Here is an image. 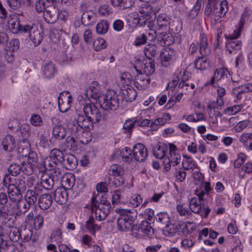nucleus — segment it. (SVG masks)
<instances>
[{
  "label": "nucleus",
  "instance_id": "423d86ee",
  "mask_svg": "<svg viewBox=\"0 0 252 252\" xmlns=\"http://www.w3.org/2000/svg\"><path fill=\"white\" fill-rule=\"evenodd\" d=\"M242 30L239 29L234 30L232 34H229L226 36L227 40L226 42V48L229 54L235 53V51L241 49L242 46V42L240 40H237Z\"/></svg>",
  "mask_w": 252,
  "mask_h": 252
},
{
  "label": "nucleus",
  "instance_id": "58836bf2",
  "mask_svg": "<svg viewBox=\"0 0 252 252\" xmlns=\"http://www.w3.org/2000/svg\"><path fill=\"white\" fill-rule=\"evenodd\" d=\"M178 230V225L174 223H168L163 228V234L168 237L173 236Z\"/></svg>",
  "mask_w": 252,
  "mask_h": 252
},
{
  "label": "nucleus",
  "instance_id": "a18cd8bd",
  "mask_svg": "<svg viewBox=\"0 0 252 252\" xmlns=\"http://www.w3.org/2000/svg\"><path fill=\"white\" fill-rule=\"evenodd\" d=\"M109 29V23L106 20L99 21L96 26V32L97 33L103 34L106 33Z\"/></svg>",
  "mask_w": 252,
  "mask_h": 252
},
{
  "label": "nucleus",
  "instance_id": "4c0bfd02",
  "mask_svg": "<svg viewBox=\"0 0 252 252\" xmlns=\"http://www.w3.org/2000/svg\"><path fill=\"white\" fill-rule=\"evenodd\" d=\"M52 135L56 139L62 140L66 136L65 128L60 125H56L53 127Z\"/></svg>",
  "mask_w": 252,
  "mask_h": 252
},
{
  "label": "nucleus",
  "instance_id": "13d9d810",
  "mask_svg": "<svg viewBox=\"0 0 252 252\" xmlns=\"http://www.w3.org/2000/svg\"><path fill=\"white\" fill-rule=\"evenodd\" d=\"M50 239L52 241H54L57 243H61L63 241L62 232L59 228H57L53 231L51 236Z\"/></svg>",
  "mask_w": 252,
  "mask_h": 252
},
{
  "label": "nucleus",
  "instance_id": "20e7f679",
  "mask_svg": "<svg viewBox=\"0 0 252 252\" xmlns=\"http://www.w3.org/2000/svg\"><path fill=\"white\" fill-rule=\"evenodd\" d=\"M101 107L104 110H116L119 106V100L116 92L108 90L105 95H102L98 101Z\"/></svg>",
  "mask_w": 252,
  "mask_h": 252
},
{
  "label": "nucleus",
  "instance_id": "de8ad7c7",
  "mask_svg": "<svg viewBox=\"0 0 252 252\" xmlns=\"http://www.w3.org/2000/svg\"><path fill=\"white\" fill-rule=\"evenodd\" d=\"M94 219L93 217H90L86 223V228L92 234H95L96 231H98L100 229V226L94 224Z\"/></svg>",
  "mask_w": 252,
  "mask_h": 252
},
{
  "label": "nucleus",
  "instance_id": "c85d7f7f",
  "mask_svg": "<svg viewBox=\"0 0 252 252\" xmlns=\"http://www.w3.org/2000/svg\"><path fill=\"white\" fill-rule=\"evenodd\" d=\"M122 95L123 99L126 101L131 102L135 99L137 93L133 88L127 87L122 90Z\"/></svg>",
  "mask_w": 252,
  "mask_h": 252
},
{
  "label": "nucleus",
  "instance_id": "a878e982",
  "mask_svg": "<svg viewBox=\"0 0 252 252\" xmlns=\"http://www.w3.org/2000/svg\"><path fill=\"white\" fill-rule=\"evenodd\" d=\"M57 70L55 65L52 62H48L45 63L42 67V72L47 78H51L54 77Z\"/></svg>",
  "mask_w": 252,
  "mask_h": 252
},
{
  "label": "nucleus",
  "instance_id": "f3484780",
  "mask_svg": "<svg viewBox=\"0 0 252 252\" xmlns=\"http://www.w3.org/2000/svg\"><path fill=\"white\" fill-rule=\"evenodd\" d=\"M71 115L70 113H68L66 115V117L65 118L64 124L67 126V128L71 130L72 133L75 134L77 132L78 130V127L83 129L82 127L80 126L78 121V110L76 111V115L75 116L74 119L72 120L71 119Z\"/></svg>",
  "mask_w": 252,
  "mask_h": 252
},
{
  "label": "nucleus",
  "instance_id": "6ab92c4d",
  "mask_svg": "<svg viewBox=\"0 0 252 252\" xmlns=\"http://www.w3.org/2000/svg\"><path fill=\"white\" fill-rule=\"evenodd\" d=\"M86 95L87 97L94 98L96 100H99V98L102 96L100 92V87L98 83L96 81H93L89 87L86 91Z\"/></svg>",
  "mask_w": 252,
  "mask_h": 252
},
{
  "label": "nucleus",
  "instance_id": "2eb2a0df",
  "mask_svg": "<svg viewBox=\"0 0 252 252\" xmlns=\"http://www.w3.org/2000/svg\"><path fill=\"white\" fill-rule=\"evenodd\" d=\"M176 57L175 51L170 48L163 49L160 54V59L163 66H166L167 63L173 61Z\"/></svg>",
  "mask_w": 252,
  "mask_h": 252
},
{
  "label": "nucleus",
  "instance_id": "4be33fe9",
  "mask_svg": "<svg viewBox=\"0 0 252 252\" xmlns=\"http://www.w3.org/2000/svg\"><path fill=\"white\" fill-rule=\"evenodd\" d=\"M38 203L39 207L42 210L48 209L53 203V198L48 193H44L38 197Z\"/></svg>",
  "mask_w": 252,
  "mask_h": 252
},
{
  "label": "nucleus",
  "instance_id": "864d4df0",
  "mask_svg": "<svg viewBox=\"0 0 252 252\" xmlns=\"http://www.w3.org/2000/svg\"><path fill=\"white\" fill-rule=\"evenodd\" d=\"M22 165L17 163H12L9 165L8 168V171L12 176H16L22 171Z\"/></svg>",
  "mask_w": 252,
  "mask_h": 252
},
{
  "label": "nucleus",
  "instance_id": "ea45409f",
  "mask_svg": "<svg viewBox=\"0 0 252 252\" xmlns=\"http://www.w3.org/2000/svg\"><path fill=\"white\" fill-rule=\"evenodd\" d=\"M239 140L241 143H243L245 147H248L250 150L252 151V133L242 134Z\"/></svg>",
  "mask_w": 252,
  "mask_h": 252
},
{
  "label": "nucleus",
  "instance_id": "79ce46f5",
  "mask_svg": "<svg viewBox=\"0 0 252 252\" xmlns=\"http://www.w3.org/2000/svg\"><path fill=\"white\" fill-rule=\"evenodd\" d=\"M64 161L62 162V163L67 166V168H74L76 166L77 160L73 155H65L64 157Z\"/></svg>",
  "mask_w": 252,
  "mask_h": 252
},
{
  "label": "nucleus",
  "instance_id": "7c9ffc66",
  "mask_svg": "<svg viewBox=\"0 0 252 252\" xmlns=\"http://www.w3.org/2000/svg\"><path fill=\"white\" fill-rule=\"evenodd\" d=\"M138 230L150 238L152 237L154 233V229L151 226V223L147 220L141 222L140 226L138 227Z\"/></svg>",
  "mask_w": 252,
  "mask_h": 252
},
{
  "label": "nucleus",
  "instance_id": "f8f14e48",
  "mask_svg": "<svg viewBox=\"0 0 252 252\" xmlns=\"http://www.w3.org/2000/svg\"><path fill=\"white\" fill-rule=\"evenodd\" d=\"M188 73V72L187 71L184 70L183 74L181 75V78H179L178 76H174L172 80L168 84L166 89H173L179 84V88H183L185 87L187 90L189 85L188 80L189 78Z\"/></svg>",
  "mask_w": 252,
  "mask_h": 252
},
{
  "label": "nucleus",
  "instance_id": "a19ab883",
  "mask_svg": "<svg viewBox=\"0 0 252 252\" xmlns=\"http://www.w3.org/2000/svg\"><path fill=\"white\" fill-rule=\"evenodd\" d=\"M219 8L218 4H211L209 6H206V9L205 10V14L207 15H212L216 17L217 19L222 17V16H220V14L219 13Z\"/></svg>",
  "mask_w": 252,
  "mask_h": 252
},
{
  "label": "nucleus",
  "instance_id": "8fccbe9b",
  "mask_svg": "<svg viewBox=\"0 0 252 252\" xmlns=\"http://www.w3.org/2000/svg\"><path fill=\"white\" fill-rule=\"evenodd\" d=\"M252 172V163L246 162L243 165L239 171V176L241 179L244 178L246 173L250 174Z\"/></svg>",
  "mask_w": 252,
  "mask_h": 252
},
{
  "label": "nucleus",
  "instance_id": "052dcab7",
  "mask_svg": "<svg viewBox=\"0 0 252 252\" xmlns=\"http://www.w3.org/2000/svg\"><path fill=\"white\" fill-rule=\"evenodd\" d=\"M156 220L162 224H166L170 221V218L167 213L163 212L157 214L156 216Z\"/></svg>",
  "mask_w": 252,
  "mask_h": 252
},
{
  "label": "nucleus",
  "instance_id": "c03bdc74",
  "mask_svg": "<svg viewBox=\"0 0 252 252\" xmlns=\"http://www.w3.org/2000/svg\"><path fill=\"white\" fill-rule=\"evenodd\" d=\"M25 27L20 24L19 22L17 20H13L12 19L9 22V27L12 30L13 33H23V29Z\"/></svg>",
  "mask_w": 252,
  "mask_h": 252
},
{
  "label": "nucleus",
  "instance_id": "39448f33",
  "mask_svg": "<svg viewBox=\"0 0 252 252\" xmlns=\"http://www.w3.org/2000/svg\"><path fill=\"white\" fill-rule=\"evenodd\" d=\"M169 155L165 158L163 163L164 164V170L168 171L171 165L173 166L178 165L181 161V156L178 152L176 146L173 144H169Z\"/></svg>",
  "mask_w": 252,
  "mask_h": 252
},
{
  "label": "nucleus",
  "instance_id": "0e129e2a",
  "mask_svg": "<svg viewBox=\"0 0 252 252\" xmlns=\"http://www.w3.org/2000/svg\"><path fill=\"white\" fill-rule=\"evenodd\" d=\"M20 42L18 39L14 38L12 39L7 44L6 49L9 51L13 52L17 50L19 48Z\"/></svg>",
  "mask_w": 252,
  "mask_h": 252
},
{
  "label": "nucleus",
  "instance_id": "4d7b16f0",
  "mask_svg": "<svg viewBox=\"0 0 252 252\" xmlns=\"http://www.w3.org/2000/svg\"><path fill=\"white\" fill-rule=\"evenodd\" d=\"M63 183L64 188L70 189L75 185V179L72 175H67L63 178Z\"/></svg>",
  "mask_w": 252,
  "mask_h": 252
},
{
  "label": "nucleus",
  "instance_id": "774afa93",
  "mask_svg": "<svg viewBox=\"0 0 252 252\" xmlns=\"http://www.w3.org/2000/svg\"><path fill=\"white\" fill-rule=\"evenodd\" d=\"M147 37L146 34L142 33L136 36L133 44L136 46H140L147 42Z\"/></svg>",
  "mask_w": 252,
  "mask_h": 252
},
{
  "label": "nucleus",
  "instance_id": "72a5a7b5",
  "mask_svg": "<svg viewBox=\"0 0 252 252\" xmlns=\"http://www.w3.org/2000/svg\"><path fill=\"white\" fill-rule=\"evenodd\" d=\"M64 157L63 153L57 149H53L50 153V157L55 164H58L59 163H62L63 161H64Z\"/></svg>",
  "mask_w": 252,
  "mask_h": 252
},
{
  "label": "nucleus",
  "instance_id": "3c124183",
  "mask_svg": "<svg viewBox=\"0 0 252 252\" xmlns=\"http://www.w3.org/2000/svg\"><path fill=\"white\" fill-rule=\"evenodd\" d=\"M157 22L159 27H165L170 23V19L165 14H160L157 17Z\"/></svg>",
  "mask_w": 252,
  "mask_h": 252
},
{
  "label": "nucleus",
  "instance_id": "5701e85b",
  "mask_svg": "<svg viewBox=\"0 0 252 252\" xmlns=\"http://www.w3.org/2000/svg\"><path fill=\"white\" fill-rule=\"evenodd\" d=\"M120 155L123 161L130 162L134 158L132 151L128 147H125L122 150H117L114 154L115 157Z\"/></svg>",
  "mask_w": 252,
  "mask_h": 252
},
{
  "label": "nucleus",
  "instance_id": "cd10ccee",
  "mask_svg": "<svg viewBox=\"0 0 252 252\" xmlns=\"http://www.w3.org/2000/svg\"><path fill=\"white\" fill-rule=\"evenodd\" d=\"M29 143L26 139L22 140L18 143L17 152L20 156L24 158L26 157L30 153Z\"/></svg>",
  "mask_w": 252,
  "mask_h": 252
},
{
  "label": "nucleus",
  "instance_id": "1a4fd4ad",
  "mask_svg": "<svg viewBox=\"0 0 252 252\" xmlns=\"http://www.w3.org/2000/svg\"><path fill=\"white\" fill-rule=\"evenodd\" d=\"M160 9V8L158 6H153L149 2H144L139 5V12L141 15V17L145 19L144 21L146 22L153 17L155 18L156 13H158Z\"/></svg>",
  "mask_w": 252,
  "mask_h": 252
},
{
  "label": "nucleus",
  "instance_id": "5fc2aeb1",
  "mask_svg": "<svg viewBox=\"0 0 252 252\" xmlns=\"http://www.w3.org/2000/svg\"><path fill=\"white\" fill-rule=\"evenodd\" d=\"M135 125H136L135 120L133 121L132 120L128 119L125 122L123 129L125 132L128 133L129 135H130Z\"/></svg>",
  "mask_w": 252,
  "mask_h": 252
},
{
  "label": "nucleus",
  "instance_id": "c756f323",
  "mask_svg": "<svg viewBox=\"0 0 252 252\" xmlns=\"http://www.w3.org/2000/svg\"><path fill=\"white\" fill-rule=\"evenodd\" d=\"M145 56L149 60H152L158 54V47L154 44L146 45L143 49Z\"/></svg>",
  "mask_w": 252,
  "mask_h": 252
},
{
  "label": "nucleus",
  "instance_id": "b1692460",
  "mask_svg": "<svg viewBox=\"0 0 252 252\" xmlns=\"http://www.w3.org/2000/svg\"><path fill=\"white\" fill-rule=\"evenodd\" d=\"M204 182V176L198 170L194 171L192 173V180L191 184L197 186L195 190L196 192L198 191V188H202Z\"/></svg>",
  "mask_w": 252,
  "mask_h": 252
},
{
  "label": "nucleus",
  "instance_id": "e433bc0d",
  "mask_svg": "<svg viewBox=\"0 0 252 252\" xmlns=\"http://www.w3.org/2000/svg\"><path fill=\"white\" fill-rule=\"evenodd\" d=\"M158 40L164 46H169L173 43L172 35L166 32H162L157 35Z\"/></svg>",
  "mask_w": 252,
  "mask_h": 252
},
{
  "label": "nucleus",
  "instance_id": "6e6552de",
  "mask_svg": "<svg viewBox=\"0 0 252 252\" xmlns=\"http://www.w3.org/2000/svg\"><path fill=\"white\" fill-rule=\"evenodd\" d=\"M8 177H4L3 179V185L7 189V193L9 199L17 205L20 203L22 198V191L17 189L14 186L8 184Z\"/></svg>",
  "mask_w": 252,
  "mask_h": 252
},
{
  "label": "nucleus",
  "instance_id": "338daca9",
  "mask_svg": "<svg viewBox=\"0 0 252 252\" xmlns=\"http://www.w3.org/2000/svg\"><path fill=\"white\" fill-rule=\"evenodd\" d=\"M44 224V218L40 214L36 215L34 219V227L35 229H40Z\"/></svg>",
  "mask_w": 252,
  "mask_h": 252
},
{
  "label": "nucleus",
  "instance_id": "49530a36",
  "mask_svg": "<svg viewBox=\"0 0 252 252\" xmlns=\"http://www.w3.org/2000/svg\"><path fill=\"white\" fill-rule=\"evenodd\" d=\"M142 72L143 74H145L149 76L155 71V64L152 61L149 60L144 63L143 66L142 67Z\"/></svg>",
  "mask_w": 252,
  "mask_h": 252
},
{
  "label": "nucleus",
  "instance_id": "dca6fc26",
  "mask_svg": "<svg viewBox=\"0 0 252 252\" xmlns=\"http://www.w3.org/2000/svg\"><path fill=\"white\" fill-rule=\"evenodd\" d=\"M41 191L42 189L37 186H35L33 189H28L25 195V199L28 204L30 206L33 205Z\"/></svg>",
  "mask_w": 252,
  "mask_h": 252
},
{
  "label": "nucleus",
  "instance_id": "bf43d9fd",
  "mask_svg": "<svg viewBox=\"0 0 252 252\" xmlns=\"http://www.w3.org/2000/svg\"><path fill=\"white\" fill-rule=\"evenodd\" d=\"M215 77L216 78L217 80H220L225 77H227L229 74L228 70L223 67L217 68L215 73Z\"/></svg>",
  "mask_w": 252,
  "mask_h": 252
},
{
  "label": "nucleus",
  "instance_id": "bb28decb",
  "mask_svg": "<svg viewBox=\"0 0 252 252\" xmlns=\"http://www.w3.org/2000/svg\"><path fill=\"white\" fill-rule=\"evenodd\" d=\"M4 177H8L7 182L9 185H12L18 189L20 191H24L26 189V183L25 180L20 178H17L12 180L11 177L6 175Z\"/></svg>",
  "mask_w": 252,
  "mask_h": 252
},
{
  "label": "nucleus",
  "instance_id": "37998d69",
  "mask_svg": "<svg viewBox=\"0 0 252 252\" xmlns=\"http://www.w3.org/2000/svg\"><path fill=\"white\" fill-rule=\"evenodd\" d=\"M124 192L120 190L114 191L112 195V203L113 205L125 203L126 200L124 198Z\"/></svg>",
  "mask_w": 252,
  "mask_h": 252
},
{
  "label": "nucleus",
  "instance_id": "f704fd0d",
  "mask_svg": "<svg viewBox=\"0 0 252 252\" xmlns=\"http://www.w3.org/2000/svg\"><path fill=\"white\" fill-rule=\"evenodd\" d=\"M15 143L14 138L8 134L2 140V148L5 151H11L15 147Z\"/></svg>",
  "mask_w": 252,
  "mask_h": 252
},
{
  "label": "nucleus",
  "instance_id": "393cba45",
  "mask_svg": "<svg viewBox=\"0 0 252 252\" xmlns=\"http://www.w3.org/2000/svg\"><path fill=\"white\" fill-rule=\"evenodd\" d=\"M21 237L23 242H28L32 236V228L30 225L21 226L20 228Z\"/></svg>",
  "mask_w": 252,
  "mask_h": 252
},
{
  "label": "nucleus",
  "instance_id": "9d476101",
  "mask_svg": "<svg viewBox=\"0 0 252 252\" xmlns=\"http://www.w3.org/2000/svg\"><path fill=\"white\" fill-rule=\"evenodd\" d=\"M134 68L138 73L134 81L135 87L140 90H145L148 87L150 82L149 76L143 74L141 70L138 69L136 66H134Z\"/></svg>",
  "mask_w": 252,
  "mask_h": 252
},
{
  "label": "nucleus",
  "instance_id": "f257e3e1",
  "mask_svg": "<svg viewBox=\"0 0 252 252\" xmlns=\"http://www.w3.org/2000/svg\"><path fill=\"white\" fill-rule=\"evenodd\" d=\"M106 113L101 114L98 108L94 104L89 103L83 105V111L78 110L79 125L83 129L90 130L93 127V123L105 122L108 119Z\"/></svg>",
  "mask_w": 252,
  "mask_h": 252
},
{
  "label": "nucleus",
  "instance_id": "a211bd4d",
  "mask_svg": "<svg viewBox=\"0 0 252 252\" xmlns=\"http://www.w3.org/2000/svg\"><path fill=\"white\" fill-rule=\"evenodd\" d=\"M66 96L60 95L58 97V106L61 112H66L70 107L72 102V96L69 93H65Z\"/></svg>",
  "mask_w": 252,
  "mask_h": 252
},
{
  "label": "nucleus",
  "instance_id": "aec40b11",
  "mask_svg": "<svg viewBox=\"0 0 252 252\" xmlns=\"http://www.w3.org/2000/svg\"><path fill=\"white\" fill-rule=\"evenodd\" d=\"M197 196V197L192 198L190 200V210L196 214L199 213L201 210V201L204 196L203 191H201Z\"/></svg>",
  "mask_w": 252,
  "mask_h": 252
},
{
  "label": "nucleus",
  "instance_id": "f03ea898",
  "mask_svg": "<svg viewBox=\"0 0 252 252\" xmlns=\"http://www.w3.org/2000/svg\"><path fill=\"white\" fill-rule=\"evenodd\" d=\"M91 209L95 212L96 218L99 220H104L109 214L111 206L109 201L98 193L96 196L91 198Z\"/></svg>",
  "mask_w": 252,
  "mask_h": 252
},
{
  "label": "nucleus",
  "instance_id": "69168bd1",
  "mask_svg": "<svg viewBox=\"0 0 252 252\" xmlns=\"http://www.w3.org/2000/svg\"><path fill=\"white\" fill-rule=\"evenodd\" d=\"M252 11L250 8H246L245 9L242 15L241 18L239 21V25L237 28L240 30H242L246 18L251 15Z\"/></svg>",
  "mask_w": 252,
  "mask_h": 252
},
{
  "label": "nucleus",
  "instance_id": "09e8293b",
  "mask_svg": "<svg viewBox=\"0 0 252 252\" xmlns=\"http://www.w3.org/2000/svg\"><path fill=\"white\" fill-rule=\"evenodd\" d=\"M77 147L76 143L75 138L70 136H68L65 140V146L63 147L65 150H74Z\"/></svg>",
  "mask_w": 252,
  "mask_h": 252
},
{
  "label": "nucleus",
  "instance_id": "4468645a",
  "mask_svg": "<svg viewBox=\"0 0 252 252\" xmlns=\"http://www.w3.org/2000/svg\"><path fill=\"white\" fill-rule=\"evenodd\" d=\"M115 212L117 214L119 215H122L124 216L125 218L121 220L122 224L124 222L123 220H128L130 223H132L133 225H134L135 221L137 219V213L134 210H130V209H124L121 208H117L115 210Z\"/></svg>",
  "mask_w": 252,
  "mask_h": 252
},
{
  "label": "nucleus",
  "instance_id": "6e6d98bb",
  "mask_svg": "<svg viewBox=\"0 0 252 252\" xmlns=\"http://www.w3.org/2000/svg\"><path fill=\"white\" fill-rule=\"evenodd\" d=\"M123 172L124 171L122 167L117 164L112 165L108 171V174L110 177L122 175Z\"/></svg>",
  "mask_w": 252,
  "mask_h": 252
},
{
  "label": "nucleus",
  "instance_id": "9b49d317",
  "mask_svg": "<svg viewBox=\"0 0 252 252\" xmlns=\"http://www.w3.org/2000/svg\"><path fill=\"white\" fill-rule=\"evenodd\" d=\"M85 6L82 4L80 7L81 14V24L85 26H93L96 21V15L91 11L86 10Z\"/></svg>",
  "mask_w": 252,
  "mask_h": 252
},
{
  "label": "nucleus",
  "instance_id": "2f4dec72",
  "mask_svg": "<svg viewBox=\"0 0 252 252\" xmlns=\"http://www.w3.org/2000/svg\"><path fill=\"white\" fill-rule=\"evenodd\" d=\"M168 149L164 144L157 145L153 149L154 155L157 158L162 159L164 158Z\"/></svg>",
  "mask_w": 252,
  "mask_h": 252
},
{
  "label": "nucleus",
  "instance_id": "7ed1b4c3",
  "mask_svg": "<svg viewBox=\"0 0 252 252\" xmlns=\"http://www.w3.org/2000/svg\"><path fill=\"white\" fill-rule=\"evenodd\" d=\"M200 53L202 57H199L194 62V66L197 69L205 70L209 67V61L206 57L210 54V48L207 37L203 33L200 36Z\"/></svg>",
  "mask_w": 252,
  "mask_h": 252
},
{
  "label": "nucleus",
  "instance_id": "680f3d73",
  "mask_svg": "<svg viewBox=\"0 0 252 252\" xmlns=\"http://www.w3.org/2000/svg\"><path fill=\"white\" fill-rule=\"evenodd\" d=\"M121 176L122 175L111 177L109 176L108 181L109 182L112 181V184L115 188H117L121 186L124 183V180Z\"/></svg>",
  "mask_w": 252,
  "mask_h": 252
},
{
  "label": "nucleus",
  "instance_id": "c9c22d12",
  "mask_svg": "<svg viewBox=\"0 0 252 252\" xmlns=\"http://www.w3.org/2000/svg\"><path fill=\"white\" fill-rule=\"evenodd\" d=\"M40 179L42 187L46 189H51L56 183L48 174H43Z\"/></svg>",
  "mask_w": 252,
  "mask_h": 252
},
{
  "label": "nucleus",
  "instance_id": "412c9836",
  "mask_svg": "<svg viewBox=\"0 0 252 252\" xmlns=\"http://www.w3.org/2000/svg\"><path fill=\"white\" fill-rule=\"evenodd\" d=\"M68 192L63 187L57 188L54 192V199L59 204H63L67 200Z\"/></svg>",
  "mask_w": 252,
  "mask_h": 252
},
{
  "label": "nucleus",
  "instance_id": "e2e57ef3",
  "mask_svg": "<svg viewBox=\"0 0 252 252\" xmlns=\"http://www.w3.org/2000/svg\"><path fill=\"white\" fill-rule=\"evenodd\" d=\"M93 46L95 51L100 50L106 47V42L103 38H97L94 41Z\"/></svg>",
  "mask_w": 252,
  "mask_h": 252
},
{
  "label": "nucleus",
  "instance_id": "473e14b6",
  "mask_svg": "<svg viewBox=\"0 0 252 252\" xmlns=\"http://www.w3.org/2000/svg\"><path fill=\"white\" fill-rule=\"evenodd\" d=\"M120 216L117 218V226L119 230L121 231L127 232L130 229H133L135 227L132 223H130L128 220H123L124 223L120 222L121 220H123L125 217L122 215H119ZM127 220V219H126Z\"/></svg>",
  "mask_w": 252,
  "mask_h": 252
},
{
  "label": "nucleus",
  "instance_id": "ddd939ff",
  "mask_svg": "<svg viewBox=\"0 0 252 252\" xmlns=\"http://www.w3.org/2000/svg\"><path fill=\"white\" fill-rule=\"evenodd\" d=\"M133 156L135 160L142 162L145 160L148 156L147 150L143 144L137 143L133 148Z\"/></svg>",
  "mask_w": 252,
  "mask_h": 252
},
{
  "label": "nucleus",
  "instance_id": "603ef678",
  "mask_svg": "<svg viewBox=\"0 0 252 252\" xmlns=\"http://www.w3.org/2000/svg\"><path fill=\"white\" fill-rule=\"evenodd\" d=\"M9 238L12 242H17L20 238H21L20 229L17 227L11 228L9 232Z\"/></svg>",
  "mask_w": 252,
  "mask_h": 252
},
{
  "label": "nucleus",
  "instance_id": "0eeeda50",
  "mask_svg": "<svg viewBox=\"0 0 252 252\" xmlns=\"http://www.w3.org/2000/svg\"><path fill=\"white\" fill-rule=\"evenodd\" d=\"M23 33H29V37L35 46L40 44L42 40L43 35L35 24H26L25 27L23 29Z\"/></svg>",
  "mask_w": 252,
  "mask_h": 252
}]
</instances>
